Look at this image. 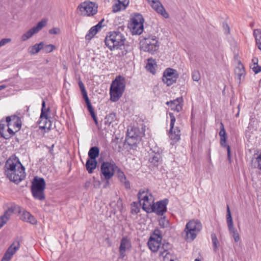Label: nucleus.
<instances>
[{
	"mask_svg": "<svg viewBox=\"0 0 261 261\" xmlns=\"http://www.w3.org/2000/svg\"><path fill=\"white\" fill-rule=\"evenodd\" d=\"M129 0H115V4L112 6V12L114 13L118 12L121 10H123L128 6Z\"/></svg>",
	"mask_w": 261,
	"mask_h": 261,
	"instance_id": "21",
	"label": "nucleus"
},
{
	"mask_svg": "<svg viewBox=\"0 0 261 261\" xmlns=\"http://www.w3.org/2000/svg\"><path fill=\"white\" fill-rule=\"evenodd\" d=\"M43 46L44 43L43 42H41L38 44H35L29 48V53L31 55L36 54L38 53L41 49L43 48Z\"/></svg>",
	"mask_w": 261,
	"mask_h": 261,
	"instance_id": "26",
	"label": "nucleus"
},
{
	"mask_svg": "<svg viewBox=\"0 0 261 261\" xmlns=\"http://www.w3.org/2000/svg\"><path fill=\"white\" fill-rule=\"evenodd\" d=\"M160 225L163 227H166L168 225V221L165 219V217H162L159 221Z\"/></svg>",
	"mask_w": 261,
	"mask_h": 261,
	"instance_id": "46",
	"label": "nucleus"
},
{
	"mask_svg": "<svg viewBox=\"0 0 261 261\" xmlns=\"http://www.w3.org/2000/svg\"><path fill=\"white\" fill-rule=\"evenodd\" d=\"M221 129L219 132V136L220 137V143L222 146H226V133L223 124L221 122Z\"/></svg>",
	"mask_w": 261,
	"mask_h": 261,
	"instance_id": "31",
	"label": "nucleus"
},
{
	"mask_svg": "<svg viewBox=\"0 0 261 261\" xmlns=\"http://www.w3.org/2000/svg\"><path fill=\"white\" fill-rule=\"evenodd\" d=\"M42 123H44L43 125H40V129H46L47 130H49L51 129V123L50 121L48 120L47 119H44V120H41L40 122V124Z\"/></svg>",
	"mask_w": 261,
	"mask_h": 261,
	"instance_id": "39",
	"label": "nucleus"
},
{
	"mask_svg": "<svg viewBox=\"0 0 261 261\" xmlns=\"http://www.w3.org/2000/svg\"><path fill=\"white\" fill-rule=\"evenodd\" d=\"M48 109L47 108L46 111H41L40 118L41 120H44V119H47Z\"/></svg>",
	"mask_w": 261,
	"mask_h": 261,
	"instance_id": "49",
	"label": "nucleus"
},
{
	"mask_svg": "<svg viewBox=\"0 0 261 261\" xmlns=\"http://www.w3.org/2000/svg\"><path fill=\"white\" fill-rule=\"evenodd\" d=\"M181 108L182 107L181 105V103H178V105H176L175 107H173V108L172 110H173L177 112H179L181 110Z\"/></svg>",
	"mask_w": 261,
	"mask_h": 261,
	"instance_id": "54",
	"label": "nucleus"
},
{
	"mask_svg": "<svg viewBox=\"0 0 261 261\" xmlns=\"http://www.w3.org/2000/svg\"><path fill=\"white\" fill-rule=\"evenodd\" d=\"M97 162L96 160L88 159L86 164V167L89 173H92L93 170L96 168Z\"/></svg>",
	"mask_w": 261,
	"mask_h": 261,
	"instance_id": "28",
	"label": "nucleus"
},
{
	"mask_svg": "<svg viewBox=\"0 0 261 261\" xmlns=\"http://www.w3.org/2000/svg\"><path fill=\"white\" fill-rule=\"evenodd\" d=\"M116 119L115 114L113 113H110L106 116L105 123L106 125H110L116 120Z\"/></svg>",
	"mask_w": 261,
	"mask_h": 261,
	"instance_id": "35",
	"label": "nucleus"
},
{
	"mask_svg": "<svg viewBox=\"0 0 261 261\" xmlns=\"http://www.w3.org/2000/svg\"><path fill=\"white\" fill-rule=\"evenodd\" d=\"M159 47L157 37L152 34H148L144 37V40L140 42V47L144 51L151 54L156 51Z\"/></svg>",
	"mask_w": 261,
	"mask_h": 261,
	"instance_id": "5",
	"label": "nucleus"
},
{
	"mask_svg": "<svg viewBox=\"0 0 261 261\" xmlns=\"http://www.w3.org/2000/svg\"><path fill=\"white\" fill-rule=\"evenodd\" d=\"M99 153V150L97 147H91L89 152L88 156L89 159L96 160V158L98 156Z\"/></svg>",
	"mask_w": 261,
	"mask_h": 261,
	"instance_id": "32",
	"label": "nucleus"
},
{
	"mask_svg": "<svg viewBox=\"0 0 261 261\" xmlns=\"http://www.w3.org/2000/svg\"><path fill=\"white\" fill-rule=\"evenodd\" d=\"M87 106L88 110H89L90 113L94 111V110H93V109L92 108V106L91 103H89V104H87Z\"/></svg>",
	"mask_w": 261,
	"mask_h": 261,
	"instance_id": "60",
	"label": "nucleus"
},
{
	"mask_svg": "<svg viewBox=\"0 0 261 261\" xmlns=\"http://www.w3.org/2000/svg\"><path fill=\"white\" fill-rule=\"evenodd\" d=\"M175 72V70L171 68H168L164 72L162 80L168 86H171L176 82L177 77Z\"/></svg>",
	"mask_w": 261,
	"mask_h": 261,
	"instance_id": "17",
	"label": "nucleus"
},
{
	"mask_svg": "<svg viewBox=\"0 0 261 261\" xmlns=\"http://www.w3.org/2000/svg\"><path fill=\"white\" fill-rule=\"evenodd\" d=\"M226 220L228 230L230 233L232 234L234 241L236 242H238L240 240L239 234L237 230L233 226L232 218L229 207L228 205H227Z\"/></svg>",
	"mask_w": 261,
	"mask_h": 261,
	"instance_id": "14",
	"label": "nucleus"
},
{
	"mask_svg": "<svg viewBox=\"0 0 261 261\" xmlns=\"http://www.w3.org/2000/svg\"><path fill=\"white\" fill-rule=\"evenodd\" d=\"M6 124H7L6 120L4 121V120H2L1 121V122H0V135L2 137L4 138L5 139H8L10 138V136H5V134L4 132V130L5 127V125Z\"/></svg>",
	"mask_w": 261,
	"mask_h": 261,
	"instance_id": "41",
	"label": "nucleus"
},
{
	"mask_svg": "<svg viewBox=\"0 0 261 261\" xmlns=\"http://www.w3.org/2000/svg\"><path fill=\"white\" fill-rule=\"evenodd\" d=\"M117 167L115 164L109 162H104L101 166V171L106 179H110L114 175Z\"/></svg>",
	"mask_w": 261,
	"mask_h": 261,
	"instance_id": "13",
	"label": "nucleus"
},
{
	"mask_svg": "<svg viewBox=\"0 0 261 261\" xmlns=\"http://www.w3.org/2000/svg\"><path fill=\"white\" fill-rule=\"evenodd\" d=\"M226 27L227 28V32L226 33H228L229 32V28L227 24L226 25Z\"/></svg>",
	"mask_w": 261,
	"mask_h": 261,
	"instance_id": "63",
	"label": "nucleus"
},
{
	"mask_svg": "<svg viewBox=\"0 0 261 261\" xmlns=\"http://www.w3.org/2000/svg\"><path fill=\"white\" fill-rule=\"evenodd\" d=\"M250 67L255 74L258 73L260 72H261V66H259L258 65L250 66Z\"/></svg>",
	"mask_w": 261,
	"mask_h": 261,
	"instance_id": "47",
	"label": "nucleus"
},
{
	"mask_svg": "<svg viewBox=\"0 0 261 261\" xmlns=\"http://www.w3.org/2000/svg\"><path fill=\"white\" fill-rule=\"evenodd\" d=\"M20 212L21 207L19 205L15 204H12L0 217V229L6 224L13 213H20Z\"/></svg>",
	"mask_w": 261,
	"mask_h": 261,
	"instance_id": "12",
	"label": "nucleus"
},
{
	"mask_svg": "<svg viewBox=\"0 0 261 261\" xmlns=\"http://www.w3.org/2000/svg\"><path fill=\"white\" fill-rule=\"evenodd\" d=\"M161 159L160 153L157 152L154 153L149 159V162L154 166H158L159 162Z\"/></svg>",
	"mask_w": 261,
	"mask_h": 261,
	"instance_id": "34",
	"label": "nucleus"
},
{
	"mask_svg": "<svg viewBox=\"0 0 261 261\" xmlns=\"http://www.w3.org/2000/svg\"><path fill=\"white\" fill-rule=\"evenodd\" d=\"M195 261H200V260L199 259H196L195 260Z\"/></svg>",
	"mask_w": 261,
	"mask_h": 261,
	"instance_id": "64",
	"label": "nucleus"
},
{
	"mask_svg": "<svg viewBox=\"0 0 261 261\" xmlns=\"http://www.w3.org/2000/svg\"><path fill=\"white\" fill-rule=\"evenodd\" d=\"M90 113V114L91 115V117L93 119L95 123L97 124L98 123V122H97V118H96V115L95 114L94 111H93L92 112H91Z\"/></svg>",
	"mask_w": 261,
	"mask_h": 261,
	"instance_id": "56",
	"label": "nucleus"
},
{
	"mask_svg": "<svg viewBox=\"0 0 261 261\" xmlns=\"http://www.w3.org/2000/svg\"><path fill=\"white\" fill-rule=\"evenodd\" d=\"M5 173L12 181L18 183L25 177V168L16 157L9 158L5 166Z\"/></svg>",
	"mask_w": 261,
	"mask_h": 261,
	"instance_id": "1",
	"label": "nucleus"
},
{
	"mask_svg": "<svg viewBox=\"0 0 261 261\" xmlns=\"http://www.w3.org/2000/svg\"><path fill=\"white\" fill-rule=\"evenodd\" d=\"M143 23L144 18L143 16L139 13L134 14L133 18H132V23Z\"/></svg>",
	"mask_w": 261,
	"mask_h": 261,
	"instance_id": "36",
	"label": "nucleus"
},
{
	"mask_svg": "<svg viewBox=\"0 0 261 261\" xmlns=\"http://www.w3.org/2000/svg\"><path fill=\"white\" fill-rule=\"evenodd\" d=\"M133 126L132 127V149H136L144 134L145 125L141 118L135 116L133 118Z\"/></svg>",
	"mask_w": 261,
	"mask_h": 261,
	"instance_id": "2",
	"label": "nucleus"
},
{
	"mask_svg": "<svg viewBox=\"0 0 261 261\" xmlns=\"http://www.w3.org/2000/svg\"><path fill=\"white\" fill-rule=\"evenodd\" d=\"M225 147H227L228 160L230 163V162H231L230 147L229 145H227Z\"/></svg>",
	"mask_w": 261,
	"mask_h": 261,
	"instance_id": "52",
	"label": "nucleus"
},
{
	"mask_svg": "<svg viewBox=\"0 0 261 261\" xmlns=\"http://www.w3.org/2000/svg\"><path fill=\"white\" fill-rule=\"evenodd\" d=\"M162 236L158 229L155 230L148 241V246L152 252H156L161 249Z\"/></svg>",
	"mask_w": 261,
	"mask_h": 261,
	"instance_id": "10",
	"label": "nucleus"
},
{
	"mask_svg": "<svg viewBox=\"0 0 261 261\" xmlns=\"http://www.w3.org/2000/svg\"><path fill=\"white\" fill-rule=\"evenodd\" d=\"M49 33L50 34L57 35L61 33V30L59 28H54L49 30Z\"/></svg>",
	"mask_w": 261,
	"mask_h": 261,
	"instance_id": "48",
	"label": "nucleus"
},
{
	"mask_svg": "<svg viewBox=\"0 0 261 261\" xmlns=\"http://www.w3.org/2000/svg\"><path fill=\"white\" fill-rule=\"evenodd\" d=\"M168 203V199H165L163 200L154 203L151 212H154L157 215L160 216H163V215L167 212V205Z\"/></svg>",
	"mask_w": 261,
	"mask_h": 261,
	"instance_id": "19",
	"label": "nucleus"
},
{
	"mask_svg": "<svg viewBox=\"0 0 261 261\" xmlns=\"http://www.w3.org/2000/svg\"><path fill=\"white\" fill-rule=\"evenodd\" d=\"M104 21V20L102 19L100 21H99L97 24H96L95 26H97V27L96 28L97 29V30H99V31L101 30V29L102 28V22Z\"/></svg>",
	"mask_w": 261,
	"mask_h": 261,
	"instance_id": "57",
	"label": "nucleus"
},
{
	"mask_svg": "<svg viewBox=\"0 0 261 261\" xmlns=\"http://www.w3.org/2000/svg\"><path fill=\"white\" fill-rule=\"evenodd\" d=\"M118 177L120 181L122 182H123L124 184L125 187L126 188H130V185L129 182L128 181H126V177L124 174V173L122 172L119 171L118 173Z\"/></svg>",
	"mask_w": 261,
	"mask_h": 261,
	"instance_id": "40",
	"label": "nucleus"
},
{
	"mask_svg": "<svg viewBox=\"0 0 261 261\" xmlns=\"http://www.w3.org/2000/svg\"><path fill=\"white\" fill-rule=\"evenodd\" d=\"M130 247V240L127 238H123L119 247V253L121 258H123L126 255L125 252L127 250H129Z\"/></svg>",
	"mask_w": 261,
	"mask_h": 261,
	"instance_id": "22",
	"label": "nucleus"
},
{
	"mask_svg": "<svg viewBox=\"0 0 261 261\" xmlns=\"http://www.w3.org/2000/svg\"><path fill=\"white\" fill-rule=\"evenodd\" d=\"M202 224L198 220H191L186 224L181 235L188 242H192L202 229Z\"/></svg>",
	"mask_w": 261,
	"mask_h": 261,
	"instance_id": "3",
	"label": "nucleus"
},
{
	"mask_svg": "<svg viewBox=\"0 0 261 261\" xmlns=\"http://www.w3.org/2000/svg\"><path fill=\"white\" fill-rule=\"evenodd\" d=\"M45 185L44 178L37 176L34 177L32 183L31 192L35 199L40 200L44 199V190L45 188Z\"/></svg>",
	"mask_w": 261,
	"mask_h": 261,
	"instance_id": "6",
	"label": "nucleus"
},
{
	"mask_svg": "<svg viewBox=\"0 0 261 261\" xmlns=\"http://www.w3.org/2000/svg\"><path fill=\"white\" fill-rule=\"evenodd\" d=\"M7 87L6 85H3L0 86V90L6 88Z\"/></svg>",
	"mask_w": 261,
	"mask_h": 261,
	"instance_id": "62",
	"label": "nucleus"
},
{
	"mask_svg": "<svg viewBox=\"0 0 261 261\" xmlns=\"http://www.w3.org/2000/svg\"><path fill=\"white\" fill-rule=\"evenodd\" d=\"M182 101V98L181 97L177 98L176 99H174L172 101L167 102L166 104L170 106L171 108L172 109L173 107H175V106L178 105V103H181Z\"/></svg>",
	"mask_w": 261,
	"mask_h": 261,
	"instance_id": "42",
	"label": "nucleus"
},
{
	"mask_svg": "<svg viewBox=\"0 0 261 261\" xmlns=\"http://www.w3.org/2000/svg\"><path fill=\"white\" fill-rule=\"evenodd\" d=\"M253 36L255 39L256 45L261 51V30L255 29L253 31Z\"/></svg>",
	"mask_w": 261,
	"mask_h": 261,
	"instance_id": "30",
	"label": "nucleus"
},
{
	"mask_svg": "<svg viewBox=\"0 0 261 261\" xmlns=\"http://www.w3.org/2000/svg\"><path fill=\"white\" fill-rule=\"evenodd\" d=\"M97 27V26H93L89 30L85 36L86 40H90L99 32V30L96 28Z\"/></svg>",
	"mask_w": 261,
	"mask_h": 261,
	"instance_id": "33",
	"label": "nucleus"
},
{
	"mask_svg": "<svg viewBox=\"0 0 261 261\" xmlns=\"http://www.w3.org/2000/svg\"><path fill=\"white\" fill-rule=\"evenodd\" d=\"M169 116L171 118L169 137L173 143H175L179 141L180 138V130L178 127H174V123L176 121V119L173 114L169 113Z\"/></svg>",
	"mask_w": 261,
	"mask_h": 261,
	"instance_id": "11",
	"label": "nucleus"
},
{
	"mask_svg": "<svg viewBox=\"0 0 261 261\" xmlns=\"http://www.w3.org/2000/svg\"><path fill=\"white\" fill-rule=\"evenodd\" d=\"M200 74L198 70H195L193 71L192 74V77L193 81L198 82L200 79Z\"/></svg>",
	"mask_w": 261,
	"mask_h": 261,
	"instance_id": "44",
	"label": "nucleus"
},
{
	"mask_svg": "<svg viewBox=\"0 0 261 261\" xmlns=\"http://www.w3.org/2000/svg\"><path fill=\"white\" fill-rule=\"evenodd\" d=\"M46 108H45V101L43 100L42 102V108H41V111H46Z\"/></svg>",
	"mask_w": 261,
	"mask_h": 261,
	"instance_id": "61",
	"label": "nucleus"
},
{
	"mask_svg": "<svg viewBox=\"0 0 261 261\" xmlns=\"http://www.w3.org/2000/svg\"><path fill=\"white\" fill-rule=\"evenodd\" d=\"M168 244H163L160 250L159 256L163 261H178L176 256L167 249Z\"/></svg>",
	"mask_w": 261,
	"mask_h": 261,
	"instance_id": "16",
	"label": "nucleus"
},
{
	"mask_svg": "<svg viewBox=\"0 0 261 261\" xmlns=\"http://www.w3.org/2000/svg\"><path fill=\"white\" fill-rule=\"evenodd\" d=\"M46 24V22L45 20H41L39 22L35 27H34L21 35V40L22 41H25L31 38L34 34L37 33L44 27H45Z\"/></svg>",
	"mask_w": 261,
	"mask_h": 261,
	"instance_id": "15",
	"label": "nucleus"
},
{
	"mask_svg": "<svg viewBox=\"0 0 261 261\" xmlns=\"http://www.w3.org/2000/svg\"><path fill=\"white\" fill-rule=\"evenodd\" d=\"M20 248V243L18 241H15L8 248L5 252L2 261H9L13 255Z\"/></svg>",
	"mask_w": 261,
	"mask_h": 261,
	"instance_id": "18",
	"label": "nucleus"
},
{
	"mask_svg": "<svg viewBox=\"0 0 261 261\" xmlns=\"http://www.w3.org/2000/svg\"><path fill=\"white\" fill-rule=\"evenodd\" d=\"M21 219L23 221L30 223L32 224L37 223V220L35 217L27 211H24L23 212L21 216Z\"/></svg>",
	"mask_w": 261,
	"mask_h": 261,
	"instance_id": "23",
	"label": "nucleus"
},
{
	"mask_svg": "<svg viewBox=\"0 0 261 261\" xmlns=\"http://www.w3.org/2000/svg\"><path fill=\"white\" fill-rule=\"evenodd\" d=\"M82 94L83 95V98H84L86 104H89V103H90V101L88 98L86 91L85 92H82Z\"/></svg>",
	"mask_w": 261,
	"mask_h": 261,
	"instance_id": "51",
	"label": "nucleus"
},
{
	"mask_svg": "<svg viewBox=\"0 0 261 261\" xmlns=\"http://www.w3.org/2000/svg\"><path fill=\"white\" fill-rule=\"evenodd\" d=\"M141 206H140V204L136 203L134 202L133 203H132V213H135L137 214L140 211V208Z\"/></svg>",
	"mask_w": 261,
	"mask_h": 261,
	"instance_id": "45",
	"label": "nucleus"
},
{
	"mask_svg": "<svg viewBox=\"0 0 261 261\" xmlns=\"http://www.w3.org/2000/svg\"><path fill=\"white\" fill-rule=\"evenodd\" d=\"M252 166L257 168L261 171V152L259 154H255L251 160Z\"/></svg>",
	"mask_w": 261,
	"mask_h": 261,
	"instance_id": "27",
	"label": "nucleus"
},
{
	"mask_svg": "<svg viewBox=\"0 0 261 261\" xmlns=\"http://www.w3.org/2000/svg\"><path fill=\"white\" fill-rule=\"evenodd\" d=\"M90 113V114L91 115V117L93 119L95 123L97 124L98 123V122H97V118H96V115L95 114L94 111H93L92 112H91Z\"/></svg>",
	"mask_w": 261,
	"mask_h": 261,
	"instance_id": "55",
	"label": "nucleus"
},
{
	"mask_svg": "<svg viewBox=\"0 0 261 261\" xmlns=\"http://www.w3.org/2000/svg\"><path fill=\"white\" fill-rule=\"evenodd\" d=\"M143 23H132V34L140 35L143 31Z\"/></svg>",
	"mask_w": 261,
	"mask_h": 261,
	"instance_id": "24",
	"label": "nucleus"
},
{
	"mask_svg": "<svg viewBox=\"0 0 261 261\" xmlns=\"http://www.w3.org/2000/svg\"><path fill=\"white\" fill-rule=\"evenodd\" d=\"M79 85L80 88L81 92H85L86 91L85 88L84 84L82 81H80L79 82Z\"/></svg>",
	"mask_w": 261,
	"mask_h": 261,
	"instance_id": "53",
	"label": "nucleus"
},
{
	"mask_svg": "<svg viewBox=\"0 0 261 261\" xmlns=\"http://www.w3.org/2000/svg\"><path fill=\"white\" fill-rule=\"evenodd\" d=\"M6 122H7V125L8 127L7 131L9 133V134L8 135L5 134V136H10V138L12 136H13L15 134V132L11 128H10V126L12 125L11 117L10 116H8L6 117Z\"/></svg>",
	"mask_w": 261,
	"mask_h": 261,
	"instance_id": "37",
	"label": "nucleus"
},
{
	"mask_svg": "<svg viewBox=\"0 0 261 261\" xmlns=\"http://www.w3.org/2000/svg\"><path fill=\"white\" fill-rule=\"evenodd\" d=\"M151 8L159 14L161 15L165 18L169 17V14L164 9L163 6L159 0H152L149 3Z\"/></svg>",
	"mask_w": 261,
	"mask_h": 261,
	"instance_id": "20",
	"label": "nucleus"
},
{
	"mask_svg": "<svg viewBox=\"0 0 261 261\" xmlns=\"http://www.w3.org/2000/svg\"><path fill=\"white\" fill-rule=\"evenodd\" d=\"M125 89V80L119 76L117 77L111 84L110 89V100L117 101L122 96Z\"/></svg>",
	"mask_w": 261,
	"mask_h": 261,
	"instance_id": "4",
	"label": "nucleus"
},
{
	"mask_svg": "<svg viewBox=\"0 0 261 261\" xmlns=\"http://www.w3.org/2000/svg\"><path fill=\"white\" fill-rule=\"evenodd\" d=\"M11 39L10 38H4L0 40V47L5 45L6 44L10 42Z\"/></svg>",
	"mask_w": 261,
	"mask_h": 261,
	"instance_id": "50",
	"label": "nucleus"
},
{
	"mask_svg": "<svg viewBox=\"0 0 261 261\" xmlns=\"http://www.w3.org/2000/svg\"><path fill=\"white\" fill-rule=\"evenodd\" d=\"M98 6L96 3L89 1L82 3L78 9L84 16H93L97 13Z\"/></svg>",
	"mask_w": 261,
	"mask_h": 261,
	"instance_id": "9",
	"label": "nucleus"
},
{
	"mask_svg": "<svg viewBox=\"0 0 261 261\" xmlns=\"http://www.w3.org/2000/svg\"><path fill=\"white\" fill-rule=\"evenodd\" d=\"M258 59L257 58H253L252 59V64L250 66H253L255 65H258Z\"/></svg>",
	"mask_w": 261,
	"mask_h": 261,
	"instance_id": "58",
	"label": "nucleus"
},
{
	"mask_svg": "<svg viewBox=\"0 0 261 261\" xmlns=\"http://www.w3.org/2000/svg\"><path fill=\"white\" fill-rule=\"evenodd\" d=\"M156 66L155 61L151 59H148L146 66V69L152 74L155 73V67Z\"/></svg>",
	"mask_w": 261,
	"mask_h": 261,
	"instance_id": "29",
	"label": "nucleus"
},
{
	"mask_svg": "<svg viewBox=\"0 0 261 261\" xmlns=\"http://www.w3.org/2000/svg\"><path fill=\"white\" fill-rule=\"evenodd\" d=\"M124 39L120 33L113 32L105 39L106 46L111 50L123 45Z\"/></svg>",
	"mask_w": 261,
	"mask_h": 261,
	"instance_id": "7",
	"label": "nucleus"
},
{
	"mask_svg": "<svg viewBox=\"0 0 261 261\" xmlns=\"http://www.w3.org/2000/svg\"><path fill=\"white\" fill-rule=\"evenodd\" d=\"M56 46L51 44L43 46V49L45 53H49L55 49Z\"/></svg>",
	"mask_w": 261,
	"mask_h": 261,
	"instance_id": "43",
	"label": "nucleus"
},
{
	"mask_svg": "<svg viewBox=\"0 0 261 261\" xmlns=\"http://www.w3.org/2000/svg\"><path fill=\"white\" fill-rule=\"evenodd\" d=\"M138 198L140 203V206H142V208L147 213L151 212L153 210L154 198L151 195H148V193L145 191H140L138 194Z\"/></svg>",
	"mask_w": 261,
	"mask_h": 261,
	"instance_id": "8",
	"label": "nucleus"
},
{
	"mask_svg": "<svg viewBox=\"0 0 261 261\" xmlns=\"http://www.w3.org/2000/svg\"><path fill=\"white\" fill-rule=\"evenodd\" d=\"M13 126L15 127V131L17 132L18 131V130L20 129V127H21V125L17 123H14L13 124Z\"/></svg>",
	"mask_w": 261,
	"mask_h": 261,
	"instance_id": "59",
	"label": "nucleus"
},
{
	"mask_svg": "<svg viewBox=\"0 0 261 261\" xmlns=\"http://www.w3.org/2000/svg\"><path fill=\"white\" fill-rule=\"evenodd\" d=\"M211 239L213 246L214 251L216 252L218 249L219 241L217 239V236L215 233H212L211 234Z\"/></svg>",
	"mask_w": 261,
	"mask_h": 261,
	"instance_id": "38",
	"label": "nucleus"
},
{
	"mask_svg": "<svg viewBox=\"0 0 261 261\" xmlns=\"http://www.w3.org/2000/svg\"><path fill=\"white\" fill-rule=\"evenodd\" d=\"M234 73L237 79L240 82L242 77H244L245 76V69L243 65L242 64L238 65L234 69Z\"/></svg>",
	"mask_w": 261,
	"mask_h": 261,
	"instance_id": "25",
	"label": "nucleus"
}]
</instances>
